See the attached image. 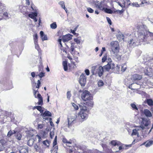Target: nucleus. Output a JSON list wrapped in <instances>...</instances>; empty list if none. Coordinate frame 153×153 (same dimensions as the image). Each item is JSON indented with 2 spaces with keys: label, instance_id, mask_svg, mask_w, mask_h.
Segmentation results:
<instances>
[{
  "label": "nucleus",
  "instance_id": "nucleus-36",
  "mask_svg": "<svg viewBox=\"0 0 153 153\" xmlns=\"http://www.w3.org/2000/svg\"><path fill=\"white\" fill-rule=\"evenodd\" d=\"M126 68V65L125 64L121 66V71L123 72H124L125 71Z\"/></svg>",
  "mask_w": 153,
  "mask_h": 153
},
{
  "label": "nucleus",
  "instance_id": "nucleus-23",
  "mask_svg": "<svg viewBox=\"0 0 153 153\" xmlns=\"http://www.w3.org/2000/svg\"><path fill=\"white\" fill-rule=\"evenodd\" d=\"M137 135V137L140 136V134L139 132L137 131L135 129H133L132 132L131 133V135L133 136L134 135Z\"/></svg>",
  "mask_w": 153,
  "mask_h": 153
},
{
  "label": "nucleus",
  "instance_id": "nucleus-28",
  "mask_svg": "<svg viewBox=\"0 0 153 153\" xmlns=\"http://www.w3.org/2000/svg\"><path fill=\"white\" fill-rule=\"evenodd\" d=\"M6 142L5 140L2 139L0 140V145L4 148V146L5 145Z\"/></svg>",
  "mask_w": 153,
  "mask_h": 153
},
{
  "label": "nucleus",
  "instance_id": "nucleus-49",
  "mask_svg": "<svg viewBox=\"0 0 153 153\" xmlns=\"http://www.w3.org/2000/svg\"><path fill=\"white\" fill-rule=\"evenodd\" d=\"M38 76H39L41 78L45 76V73L41 72H40L39 74L38 75Z\"/></svg>",
  "mask_w": 153,
  "mask_h": 153
},
{
  "label": "nucleus",
  "instance_id": "nucleus-34",
  "mask_svg": "<svg viewBox=\"0 0 153 153\" xmlns=\"http://www.w3.org/2000/svg\"><path fill=\"white\" fill-rule=\"evenodd\" d=\"M140 82H138L137 83H134V87L136 88H137V89L138 90V89L140 88L141 86L140 84Z\"/></svg>",
  "mask_w": 153,
  "mask_h": 153
},
{
  "label": "nucleus",
  "instance_id": "nucleus-59",
  "mask_svg": "<svg viewBox=\"0 0 153 153\" xmlns=\"http://www.w3.org/2000/svg\"><path fill=\"white\" fill-rule=\"evenodd\" d=\"M134 83H132L128 87L129 88L131 89V90H134V88H132V85H134Z\"/></svg>",
  "mask_w": 153,
  "mask_h": 153
},
{
  "label": "nucleus",
  "instance_id": "nucleus-18",
  "mask_svg": "<svg viewBox=\"0 0 153 153\" xmlns=\"http://www.w3.org/2000/svg\"><path fill=\"white\" fill-rule=\"evenodd\" d=\"M37 13L36 12H32L28 15V16L32 19H33L37 16Z\"/></svg>",
  "mask_w": 153,
  "mask_h": 153
},
{
  "label": "nucleus",
  "instance_id": "nucleus-45",
  "mask_svg": "<svg viewBox=\"0 0 153 153\" xmlns=\"http://www.w3.org/2000/svg\"><path fill=\"white\" fill-rule=\"evenodd\" d=\"M27 134L29 137H32L33 136V134L32 131H28Z\"/></svg>",
  "mask_w": 153,
  "mask_h": 153
},
{
  "label": "nucleus",
  "instance_id": "nucleus-64",
  "mask_svg": "<svg viewBox=\"0 0 153 153\" xmlns=\"http://www.w3.org/2000/svg\"><path fill=\"white\" fill-rule=\"evenodd\" d=\"M53 150H54V151L58 150V147L57 146H55L54 147L53 146Z\"/></svg>",
  "mask_w": 153,
  "mask_h": 153
},
{
  "label": "nucleus",
  "instance_id": "nucleus-3",
  "mask_svg": "<svg viewBox=\"0 0 153 153\" xmlns=\"http://www.w3.org/2000/svg\"><path fill=\"white\" fill-rule=\"evenodd\" d=\"M104 1H97L95 3V5L97 8L100 10H111L107 8V5L105 3Z\"/></svg>",
  "mask_w": 153,
  "mask_h": 153
},
{
  "label": "nucleus",
  "instance_id": "nucleus-25",
  "mask_svg": "<svg viewBox=\"0 0 153 153\" xmlns=\"http://www.w3.org/2000/svg\"><path fill=\"white\" fill-rule=\"evenodd\" d=\"M35 108H36L39 111H40V113H43V110L42 109V107L40 106H34L33 109H34Z\"/></svg>",
  "mask_w": 153,
  "mask_h": 153
},
{
  "label": "nucleus",
  "instance_id": "nucleus-57",
  "mask_svg": "<svg viewBox=\"0 0 153 153\" xmlns=\"http://www.w3.org/2000/svg\"><path fill=\"white\" fill-rule=\"evenodd\" d=\"M85 73H86V74L87 75H89V70L88 69H86L85 70Z\"/></svg>",
  "mask_w": 153,
  "mask_h": 153
},
{
  "label": "nucleus",
  "instance_id": "nucleus-53",
  "mask_svg": "<svg viewBox=\"0 0 153 153\" xmlns=\"http://www.w3.org/2000/svg\"><path fill=\"white\" fill-rule=\"evenodd\" d=\"M107 58V56H104L102 59V62H104L106 60Z\"/></svg>",
  "mask_w": 153,
  "mask_h": 153
},
{
  "label": "nucleus",
  "instance_id": "nucleus-26",
  "mask_svg": "<svg viewBox=\"0 0 153 153\" xmlns=\"http://www.w3.org/2000/svg\"><path fill=\"white\" fill-rule=\"evenodd\" d=\"M62 65L64 67V69L65 71L68 70L67 62L66 61H64L63 62Z\"/></svg>",
  "mask_w": 153,
  "mask_h": 153
},
{
  "label": "nucleus",
  "instance_id": "nucleus-8",
  "mask_svg": "<svg viewBox=\"0 0 153 153\" xmlns=\"http://www.w3.org/2000/svg\"><path fill=\"white\" fill-rule=\"evenodd\" d=\"M72 35L70 34L63 36L62 37V41L64 42H68L72 39Z\"/></svg>",
  "mask_w": 153,
  "mask_h": 153
},
{
  "label": "nucleus",
  "instance_id": "nucleus-42",
  "mask_svg": "<svg viewBox=\"0 0 153 153\" xmlns=\"http://www.w3.org/2000/svg\"><path fill=\"white\" fill-rule=\"evenodd\" d=\"M44 124L42 123V124H38V128L39 129H42L44 126Z\"/></svg>",
  "mask_w": 153,
  "mask_h": 153
},
{
  "label": "nucleus",
  "instance_id": "nucleus-44",
  "mask_svg": "<svg viewBox=\"0 0 153 153\" xmlns=\"http://www.w3.org/2000/svg\"><path fill=\"white\" fill-rule=\"evenodd\" d=\"M43 144H44L45 146H46L48 147V146L49 145V143L48 140H46L43 141Z\"/></svg>",
  "mask_w": 153,
  "mask_h": 153
},
{
  "label": "nucleus",
  "instance_id": "nucleus-6",
  "mask_svg": "<svg viewBox=\"0 0 153 153\" xmlns=\"http://www.w3.org/2000/svg\"><path fill=\"white\" fill-rule=\"evenodd\" d=\"M104 69L106 71H108L110 69H113L115 67V65L113 63L108 62V64L105 65L103 67Z\"/></svg>",
  "mask_w": 153,
  "mask_h": 153
},
{
  "label": "nucleus",
  "instance_id": "nucleus-20",
  "mask_svg": "<svg viewBox=\"0 0 153 153\" xmlns=\"http://www.w3.org/2000/svg\"><path fill=\"white\" fill-rule=\"evenodd\" d=\"M110 143L111 145L116 146V145H120V143L117 140H113L111 141Z\"/></svg>",
  "mask_w": 153,
  "mask_h": 153
},
{
  "label": "nucleus",
  "instance_id": "nucleus-17",
  "mask_svg": "<svg viewBox=\"0 0 153 153\" xmlns=\"http://www.w3.org/2000/svg\"><path fill=\"white\" fill-rule=\"evenodd\" d=\"M42 117H45L47 116L51 117V114L48 111H46L43 113L41 114Z\"/></svg>",
  "mask_w": 153,
  "mask_h": 153
},
{
  "label": "nucleus",
  "instance_id": "nucleus-58",
  "mask_svg": "<svg viewBox=\"0 0 153 153\" xmlns=\"http://www.w3.org/2000/svg\"><path fill=\"white\" fill-rule=\"evenodd\" d=\"M118 4L122 8L124 7L125 6V4L124 3H123V4H121L120 2H118Z\"/></svg>",
  "mask_w": 153,
  "mask_h": 153
},
{
  "label": "nucleus",
  "instance_id": "nucleus-56",
  "mask_svg": "<svg viewBox=\"0 0 153 153\" xmlns=\"http://www.w3.org/2000/svg\"><path fill=\"white\" fill-rule=\"evenodd\" d=\"M134 89V90H135L137 91L136 92L138 94H142V93L143 92L142 91H141L138 90L137 89V88H135Z\"/></svg>",
  "mask_w": 153,
  "mask_h": 153
},
{
  "label": "nucleus",
  "instance_id": "nucleus-31",
  "mask_svg": "<svg viewBox=\"0 0 153 153\" xmlns=\"http://www.w3.org/2000/svg\"><path fill=\"white\" fill-rule=\"evenodd\" d=\"M50 27L52 29H55L57 27V25L55 22H53L50 25Z\"/></svg>",
  "mask_w": 153,
  "mask_h": 153
},
{
  "label": "nucleus",
  "instance_id": "nucleus-27",
  "mask_svg": "<svg viewBox=\"0 0 153 153\" xmlns=\"http://www.w3.org/2000/svg\"><path fill=\"white\" fill-rule=\"evenodd\" d=\"M146 102L149 106L153 105V101L151 99H147Z\"/></svg>",
  "mask_w": 153,
  "mask_h": 153
},
{
  "label": "nucleus",
  "instance_id": "nucleus-15",
  "mask_svg": "<svg viewBox=\"0 0 153 153\" xmlns=\"http://www.w3.org/2000/svg\"><path fill=\"white\" fill-rule=\"evenodd\" d=\"M40 34L41 39L43 41L48 40L47 35L44 34L43 31H41L40 32Z\"/></svg>",
  "mask_w": 153,
  "mask_h": 153
},
{
  "label": "nucleus",
  "instance_id": "nucleus-12",
  "mask_svg": "<svg viewBox=\"0 0 153 153\" xmlns=\"http://www.w3.org/2000/svg\"><path fill=\"white\" fill-rule=\"evenodd\" d=\"M97 74L99 76L101 77L102 75L103 72V67L101 66H99L98 68L97 69Z\"/></svg>",
  "mask_w": 153,
  "mask_h": 153
},
{
  "label": "nucleus",
  "instance_id": "nucleus-2",
  "mask_svg": "<svg viewBox=\"0 0 153 153\" xmlns=\"http://www.w3.org/2000/svg\"><path fill=\"white\" fill-rule=\"evenodd\" d=\"M111 45L113 55L117 59H120V57L118 54L119 50L118 42L117 41H112L111 43Z\"/></svg>",
  "mask_w": 153,
  "mask_h": 153
},
{
  "label": "nucleus",
  "instance_id": "nucleus-54",
  "mask_svg": "<svg viewBox=\"0 0 153 153\" xmlns=\"http://www.w3.org/2000/svg\"><path fill=\"white\" fill-rule=\"evenodd\" d=\"M54 134V132L52 131H51L50 133V137L51 139H52L53 138V137Z\"/></svg>",
  "mask_w": 153,
  "mask_h": 153
},
{
  "label": "nucleus",
  "instance_id": "nucleus-19",
  "mask_svg": "<svg viewBox=\"0 0 153 153\" xmlns=\"http://www.w3.org/2000/svg\"><path fill=\"white\" fill-rule=\"evenodd\" d=\"M142 123L144 126H147L149 124L150 122L148 120L143 119Z\"/></svg>",
  "mask_w": 153,
  "mask_h": 153
},
{
  "label": "nucleus",
  "instance_id": "nucleus-50",
  "mask_svg": "<svg viewBox=\"0 0 153 153\" xmlns=\"http://www.w3.org/2000/svg\"><path fill=\"white\" fill-rule=\"evenodd\" d=\"M37 82V85L36 86V88H39L40 85L41 84V82L39 80H38Z\"/></svg>",
  "mask_w": 153,
  "mask_h": 153
},
{
  "label": "nucleus",
  "instance_id": "nucleus-24",
  "mask_svg": "<svg viewBox=\"0 0 153 153\" xmlns=\"http://www.w3.org/2000/svg\"><path fill=\"white\" fill-rule=\"evenodd\" d=\"M34 142V140L33 138H31L28 140L27 144L30 146H31L33 145Z\"/></svg>",
  "mask_w": 153,
  "mask_h": 153
},
{
  "label": "nucleus",
  "instance_id": "nucleus-51",
  "mask_svg": "<svg viewBox=\"0 0 153 153\" xmlns=\"http://www.w3.org/2000/svg\"><path fill=\"white\" fill-rule=\"evenodd\" d=\"M71 94L70 91H68L67 93V98L69 99L71 97Z\"/></svg>",
  "mask_w": 153,
  "mask_h": 153
},
{
  "label": "nucleus",
  "instance_id": "nucleus-11",
  "mask_svg": "<svg viewBox=\"0 0 153 153\" xmlns=\"http://www.w3.org/2000/svg\"><path fill=\"white\" fill-rule=\"evenodd\" d=\"M142 76L137 74H134L132 75L131 79L132 80H139L142 78Z\"/></svg>",
  "mask_w": 153,
  "mask_h": 153
},
{
  "label": "nucleus",
  "instance_id": "nucleus-52",
  "mask_svg": "<svg viewBox=\"0 0 153 153\" xmlns=\"http://www.w3.org/2000/svg\"><path fill=\"white\" fill-rule=\"evenodd\" d=\"M124 10H116V13H117L118 14H121L123 12Z\"/></svg>",
  "mask_w": 153,
  "mask_h": 153
},
{
  "label": "nucleus",
  "instance_id": "nucleus-61",
  "mask_svg": "<svg viewBox=\"0 0 153 153\" xmlns=\"http://www.w3.org/2000/svg\"><path fill=\"white\" fill-rule=\"evenodd\" d=\"M61 41H62V39H59L58 40V42L59 43L61 46V47H62V44L61 43Z\"/></svg>",
  "mask_w": 153,
  "mask_h": 153
},
{
  "label": "nucleus",
  "instance_id": "nucleus-32",
  "mask_svg": "<svg viewBox=\"0 0 153 153\" xmlns=\"http://www.w3.org/2000/svg\"><path fill=\"white\" fill-rule=\"evenodd\" d=\"M104 10L105 13H108L112 14V13H116V11L114 10Z\"/></svg>",
  "mask_w": 153,
  "mask_h": 153
},
{
  "label": "nucleus",
  "instance_id": "nucleus-55",
  "mask_svg": "<svg viewBox=\"0 0 153 153\" xmlns=\"http://www.w3.org/2000/svg\"><path fill=\"white\" fill-rule=\"evenodd\" d=\"M74 49V47L73 43H71V52H73Z\"/></svg>",
  "mask_w": 153,
  "mask_h": 153
},
{
  "label": "nucleus",
  "instance_id": "nucleus-10",
  "mask_svg": "<svg viewBox=\"0 0 153 153\" xmlns=\"http://www.w3.org/2000/svg\"><path fill=\"white\" fill-rule=\"evenodd\" d=\"M77 116V115L75 117H71L70 118H68V125L69 126L71 124L74 123L75 122V120H78V118H76V117Z\"/></svg>",
  "mask_w": 153,
  "mask_h": 153
},
{
  "label": "nucleus",
  "instance_id": "nucleus-46",
  "mask_svg": "<svg viewBox=\"0 0 153 153\" xmlns=\"http://www.w3.org/2000/svg\"><path fill=\"white\" fill-rule=\"evenodd\" d=\"M131 107L134 109L137 110V108L136 105L133 103H132L131 104Z\"/></svg>",
  "mask_w": 153,
  "mask_h": 153
},
{
  "label": "nucleus",
  "instance_id": "nucleus-63",
  "mask_svg": "<svg viewBox=\"0 0 153 153\" xmlns=\"http://www.w3.org/2000/svg\"><path fill=\"white\" fill-rule=\"evenodd\" d=\"M52 119L51 118H50L49 119V121L50 122V123L51 126H53L54 125L53 123V122L51 121Z\"/></svg>",
  "mask_w": 153,
  "mask_h": 153
},
{
  "label": "nucleus",
  "instance_id": "nucleus-39",
  "mask_svg": "<svg viewBox=\"0 0 153 153\" xmlns=\"http://www.w3.org/2000/svg\"><path fill=\"white\" fill-rule=\"evenodd\" d=\"M144 128V127H143V126H140V127H137L135 129L138 132V131H139L140 130H143Z\"/></svg>",
  "mask_w": 153,
  "mask_h": 153
},
{
  "label": "nucleus",
  "instance_id": "nucleus-7",
  "mask_svg": "<svg viewBox=\"0 0 153 153\" xmlns=\"http://www.w3.org/2000/svg\"><path fill=\"white\" fill-rule=\"evenodd\" d=\"M144 72L146 75H147L149 76H153V69L151 68H146Z\"/></svg>",
  "mask_w": 153,
  "mask_h": 153
},
{
  "label": "nucleus",
  "instance_id": "nucleus-47",
  "mask_svg": "<svg viewBox=\"0 0 153 153\" xmlns=\"http://www.w3.org/2000/svg\"><path fill=\"white\" fill-rule=\"evenodd\" d=\"M106 19L108 23L110 25H112V22L111 19L109 17H106Z\"/></svg>",
  "mask_w": 153,
  "mask_h": 153
},
{
  "label": "nucleus",
  "instance_id": "nucleus-22",
  "mask_svg": "<svg viewBox=\"0 0 153 153\" xmlns=\"http://www.w3.org/2000/svg\"><path fill=\"white\" fill-rule=\"evenodd\" d=\"M20 149V153H28V150L26 149L21 147Z\"/></svg>",
  "mask_w": 153,
  "mask_h": 153
},
{
  "label": "nucleus",
  "instance_id": "nucleus-4",
  "mask_svg": "<svg viewBox=\"0 0 153 153\" xmlns=\"http://www.w3.org/2000/svg\"><path fill=\"white\" fill-rule=\"evenodd\" d=\"M82 99L84 101L93 100V97L90 93L88 91L85 90L82 94Z\"/></svg>",
  "mask_w": 153,
  "mask_h": 153
},
{
  "label": "nucleus",
  "instance_id": "nucleus-14",
  "mask_svg": "<svg viewBox=\"0 0 153 153\" xmlns=\"http://www.w3.org/2000/svg\"><path fill=\"white\" fill-rule=\"evenodd\" d=\"M98 66H94L91 68V73L92 75H96L97 74V69Z\"/></svg>",
  "mask_w": 153,
  "mask_h": 153
},
{
  "label": "nucleus",
  "instance_id": "nucleus-21",
  "mask_svg": "<svg viewBox=\"0 0 153 153\" xmlns=\"http://www.w3.org/2000/svg\"><path fill=\"white\" fill-rule=\"evenodd\" d=\"M40 144H39H39L37 143L35 145L34 147L36 151L39 152L40 151L41 149L42 148L41 146H40Z\"/></svg>",
  "mask_w": 153,
  "mask_h": 153
},
{
  "label": "nucleus",
  "instance_id": "nucleus-30",
  "mask_svg": "<svg viewBox=\"0 0 153 153\" xmlns=\"http://www.w3.org/2000/svg\"><path fill=\"white\" fill-rule=\"evenodd\" d=\"M16 131H13L10 130L8 132L7 135L8 137H10L12 134L16 133Z\"/></svg>",
  "mask_w": 153,
  "mask_h": 153
},
{
  "label": "nucleus",
  "instance_id": "nucleus-29",
  "mask_svg": "<svg viewBox=\"0 0 153 153\" xmlns=\"http://www.w3.org/2000/svg\"><path fill=\"white\" fill-rule=\"evenodd\" d=\"M144 3L143 1L142 2L141 4H138L137 2L133 3H132V5L134 6H135L137 7H140V6H142V4H143Z\"/></svg>",
  "mask_w": 153,
  "mask_h": 153
},
{
  "label": "nucleus",
  "instance_id": "nucleus-13",
  "mask_svg": "<svg viewBox=\"0 0 153 153\" xmlns=\"http://www.w3.org/2000/svg\"><path fill=\"white\" fill-rule=\"evenodd\" d=\"M37 98H38L39 100L38 104L39 105H42L43 104V98L40 94H37Z\"/></svg>",
  "mask_w": 153,
  "mask_h": 153
},
{
  "label": "nucleus",
  "instance_id": "nucleus-33",
  "mask_svg": "<svg viewBox=\"0 0 153 153\" xmlns=\"http://www.w3.org/2000/svg\"><path fill=\"white\" fill-rule=\"evenodd\" d=\"M38 37V36L36 34L35 35H33V39L34 44L37 43Z\"/></svg>",
  "mask_w": 153,
  "mask_h": 153
},
{
  "label": "nucleus",
  "instance_id": "nucleus-60",
  "mask_svg": "<svg viewBox=\"0 0 153 153\" xmlns=\"http://www.w3.org/2000/svg\"><path fill=\"white\" fill-rule=\"evenodd\" d=\"M35 45V48L37 50H38L39 49V47L38 45L37 44V43H36V44H34Z\"/></svg>",
  "mask_w": 153,
  "mask_h": 153
},
{
  "label": "nucleus",
  "instance_id": "nucleus-38",
  "mask_svg": "<svg viewBox=\"0 0 153 153\" xmlns=\"http://www.w3.org/2000/svg\"><path fill=\"white\" fill-rule=\"evenodd\" d=\"M62 142L64 143H67L68 144H71V143L70 141H68L67 139L65 138H63L62 139Z\"/></svg>",
  "mask_w": 153,
  "mask_h": 153
},
{
  "label": "nucleus",
  "instance_id": "nucleus-41",
  "mask_svg": "<svg viewBox=\"0 0 153 153\" xmlns=\"http://www.w3.org/2000/svg\"><path fill=\"white\" fill-rule=\"evenodd\" d=\"M103 84V82L102 80H100L98 82V85L99 86H102Z\"/></svg>",
  "mask_w": 153,
  "mask_h": 153
},
{
  "label": "nucleus",
  "instance_id": "nucleus-37",
  "mask_svg": "<svg viewBox=\"0 0 153 153\" xmlns=\"http://www.w3.org/2000/svg\"><path fill=\"white\" fill-rule=\"evenodd\" d=\"M59 4L62 7V8L65 10V7L64 4V2L63 1H60V2Z\"/></svg>",
  "mask_w": 153,
  "mask_h": 153
},
{
  "label": "nucleus",
  "instance_id": "nucleus-5",
  "mask_svg": "<svg viewBox=\"0 0 153 153\" xmlns=\"http://www.w3.org/2000/svg\"><path fill=\"white\" fill-rule=\"evenodd\" d=\"M86 78L84 74H82L80 76L79 82L82 87H84L86 83Z\"/></svg>",
  "mask_w": 153,
  "mask_h": 153
},
{
  "label": "nucleus",
  "instance_id": "nucleus-62",
  "mask_svg": "<svg viewBox=\"0 0 153 153\" xmlns=\"http://www.w3.org/2000/svg\"><path fill=\"white\" fill-rule=\"evenodd\" d=\"M74 40V41L78 44L79 43H80V41L79 40L77 39H75Z\"/></svg>",
  "mask_w": 153,
  "mask_h": 153
},
{
  "label": "nucleus",
  "instance_id": "nucleus-43",
  "mask_svg": "<svg viewBox=\"0 0 153 153\" xmlns=\"http://www.w3.org/2000/svg\"><path fill=\"white\" fill-rule=\"evenodd\" d=\"M128 43L130 45V46H131V45L132 44V45H134V42L133 39H130L128 42Z\"/></svg>",
  "mask_w": 153,
  "mask_h": 153
},
{
  "label": "nucleus",
  "instance_id": "nucleus-48",
  "mask_svg": "<svg viewBox=\"0 0 153 153\" xmlns=\"http://www.w3.org/2000/svg\"><path fill=\"white\" fill-rule=\"evenodd\" d=\"M10 115V114L8 112L6 111L4 112V117H6V118L8 117L9 116V115Z\"/></svg>",
  "mask_w": 153,
  "mask_h": 153
},
{
  "label": "nucleus",
  "instance_id": "nucleus-16",
  "mask_svg": "<svg viewBox=\"0 0 153 153\" xmlns=\"http://www.w3.org/2000/svg\"><path fill=\"white\" fill-rule=\"evenodd\" d=\"M144 114L147 117H151L152 116V114L151 112L148 109H145L143 111Z\"/></svg>",
  "mask_w": 153,
  "mask_h": 153
},
{
  "label": "nucleus",
  "instance_id": "nucleus-35",
  "mask_svg": "<svg viewBox=\"0 0 153 153\" xmlns=\"http://www.w3.org/2000/svg\"><path fill=\"white\" fill-rule=\"evenodd\" d=\"M33 94L35 96V98H37V96H36V93H37L38 94H39L38 90L37 89V90H35L34 89L33 87Z\"/></svg>",
  "mask_w": 153,
  "mask_h": 153
},
{
  "label": "nucleus",
  "instance_id": "nucleus-1",
  "mask_svg": "<svg viewBox=\"0 0 153 153\" xmlns=\"http://www.w3.org/2000/svg\"><path fill=\"white\" fill-rule=\"evenodd\" d=\"M79 105L81 111L79 113L77 114L76 118H78L79 121L82 122L87 119L89 110L84 105L82 104Z\"/></svg>",
  "mask_w": 153,
  "mask_h": 153
},
{
  "label": "nucleus",
  "instance_id": "nucleus-9",
  "mask_svg": "<svg viewBox=\"0 0 153 153\" xmlns=\"http://www.w3.org/2000/svg\"><path fill=\"white\" fill-rule=\"evenodd\" d=\"M84 104H85L87 106V107L86 106V107L89 110L90 109L93 107L94 102L92 100H89L86 102L85 103H84Z\"/></svg>",
  "mask_w": 153,
  "mask_h": 153
},
{
  "label": "nucleus",
  "instance_id": "nucleus-40",
  "mask_svg": "<svg viewBox=\"0 0 153 153\" xmlns=\"http://www.w3.org/2000/svg\"><path fill=\"white\" fill-rule=\"evenodd\" d=\"M72 106L74 108L75 110H78L79 109V107L77 105H76V104L74 103H72Z\"/></svg>",
  "mask_w": 153,
  "mask_h": 153
}]
</instances>
